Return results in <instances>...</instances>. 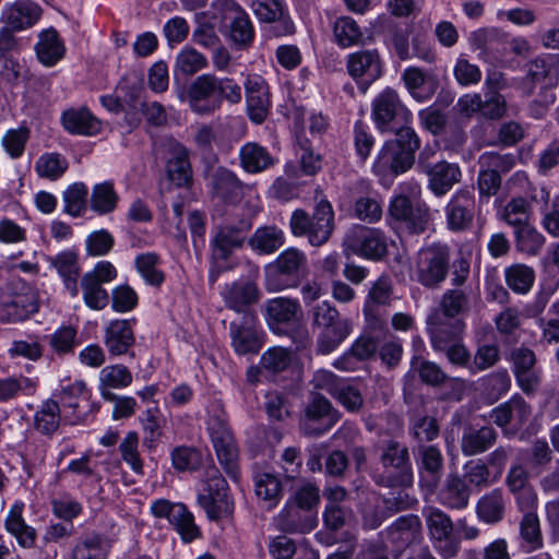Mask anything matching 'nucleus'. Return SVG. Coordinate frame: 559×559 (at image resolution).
Masks as SVG:
<instances>
[{
    "label": "nucleus",
    "mask_w": 559,
    "mask_h": 559,
    "mask_svg": "<svg viewBox=\"0 0 559 559\" xmlns=\"http://www.w3.org/2000/svg\"><path fill=\"white\" fill-rule=\"evenodd\" d=\"M87 187L83 182H75L63 192L64 211L71 216H80L85 210Z\"/></svg>",
    "instance_id": "62"
},
{
    "label": "nucleus",
    "mask_w": 559,
    "mask_h": 559,
    "mask_svg": "<svg viewBox=\"0 0 559 559\" xmlns=\"http://www.w3.org/2000/svg\"><path fill=\"white\" fill-rule=\"evenodd\" d=\"M245 91L250 119L255 123H262L271 106L266 82L260 75H249L245 81Z\"/></svg>",
    "instance_id": "19"
},
{
    "label": "nucleus",
    "mask_w": 559,
    "mask_h": 559,
    "mask_svg": "<svg viewBox=\"0 0 559 559\" xmlns=\"http://www.w3.org/2000/svg\"><path fill=\"white\" fill-rule=\"evenodd\" d=\"M40 13V8L31 0H16L3 5L0 22L20 32L32 27L39 20Z\"/></svg>",
    "instance_id": "21"
},
{
    "label": "nucleus",
    "mask_w": 559,
    "mask_h": 559,
    "mask_svg": "<svg viewBox=\"0 0 559 559\" xmlns=\"http://www.w3.org/2000/svg\"><path fill=\"white\" fill-rule=\"evenodd\" d=\"M269 552L274 559H290L296 552L306 559H318L317 554L307 548L297 550L295 542L287 536H277L270 540Z\"/></svg>",
    "instance_id": "56"
},
{
    "label": "nucleus",
    "mask_w": 559,
    "mask_h": 559,
    "mask_svg": "<svg viewBox=\"0 0 559 559\" xmlns=\"http://www.w3.org/2000/svg\"><path fill=\"white\" fill-rule=\"evenodd\" d=\"M118 199L111 181L96 183L92 189L91 209L98 214L111 213L117 207Z\"/></svg>",
    "instance_id": "48"
},
{
    "label": "nucleus",
    "mask_w": 559,
    "mask_h": 559,
    "mask_svg": "<svg viewBox=\"0 0 559 559\" xmlns=\"http://www.w3.org/2000/svg\"><path fill=\"white\" fill-rule=\"evenodd\" d=\"M450 251L445 245L432 243L421 248L412 264L414 280L427 288H438L447 278Z\"/></svg>",
    "instance_id": "4"
},
{
    "label": "nucleus",
    "mask_w": 559,
    "mask_h": 559,
    "mask_svg": "<svg viewBox=\"0 0 559 559\" xmlns=\"http://www.w3.org/2000/svg\"><path fill=\"white\" fill-rule=\"evenodd\" d=\"M504 278L511 290L525 295L534 285L535 272L526 264L515 263L504 270Z\"/></svg>",
    "instance_id": "47"
},
{
    "label": "nucleus",
    "mask_w": 559,
    "mask_h": 559,
    "mask_svg": "<svg viewBox=\"0 0 559 559\" xmlns=\"http://www.w3.org/2000/svg\"><path fill=\"white\" fill-rule=\"evenodd\" d=\"M285 242L283 229L275 225L261 226L249 239L250 248L259 254H272Z\"/></svg>",
    "instance_id": "36"
},
{
    "label": "nucleus",
    "mask_w": 559,
    "mask_h": 559,
    "mask_svg": "<svg viewBox=\"0 0 559 559\" xmlns=\"http://www.w3.org/2000/svg\"><path fill=\"white\" fill-rule=\"evenodd\" d=\"M401 193L392 198L389 204V216L401 223L409 233H424L428 221V207L424 204H413L405 195H417L420 193V186L415 181L404 182L400 186Z\"/></svg>",
    "instance_id": "5"
},
{
    "label": "nucleus",
    "mask_w": 559,
    "mask_h": 559,
    "mask_svg": "<svg viewBox=\"0 0 559 559\" xmlns=\"http://www.w3.org/2000/svg\"><path fill=\"white\" fill-rule=\"evenodd\" d=\"M371 116L381 132H391L394 131L393 123L399 120L407 122L411 112L397 92L392 87H385L372 100Z\"/></svg>",
    "instance_id": "13"
},
{
    "label": "nucleus",
    "mask_w": 559,
    "mask_h": 559,
    "mask_svg": "<svg viewBox=\"0 0 559 559\" xmlns=\"http://www.w3.org/2000/svg\"><path fill=\"white\" fill-rule=\"evenodd\" d=\"M431 343L435 349L443 350L448 360L455 366H466L469 353L463 344L454 343L463 333L465 324L462 320L452 323L443 322L439 314H430L427 319Z\"/></svg>",
    "instance_id": "6"
},
{
    "label": "nucleus",
    "mask_w": 559,
    "mask_h": 559,
    "mask_svg": "<svg viewBox=\"0 0 559 559\" xmlns=\"http://www.w3.org/2000/svg\"><path fill=\"white\" fill-rule=\"evenodd\" d=\"M506 499L500 489H493L484 495L476 504V514L479 521L495 525L501 522L506 512Z\"/></svg>",
    "instance_id": "38"
},
{
    "label": "nucleus",
    "mask_w": 559,
    "mask_h": 559,
    "mask_svg": "<svg viewBox=\"0 0 559 559\" xmlns=\"http://www.w3.org/2000/svg\"><path fill=\"white\" fill-rule=\"evenodd\" d=\"M396 138L386 141L373 164V173L384 178L389 174L400 175L414 164V153L419 148V138L409 127L394 129Z\"/></svg>",
    "instance_id": "2"
},
{
    "label": "nucleus",
    "mask_w": 559,
    "mask_h": 559,
    "mask_svg": "<svg viewBox=\"0 0 559 559\" xmlns=\"http://www.w3.org/2000/svg\"><path fill=\"white\" fill-rule=\"evenodd\" d=\"M224 5V20L229 22V40L238 49L248 48L254 38V29L249 15L234 1H226Z\"/></svg>",
    "instance_id": "18"
},
{
    "label": "nucleus",
    "mask_w": 559,
    "mask_h": 559,
    "mask_svg": "<svg viewBox=\"0 0 559 559\" xmlns=\"http://www.w3.org/2000/svg\"><path fill=\"white\" fill-rule=\"evenodd\" d=\"M207 185L213 195L223 201H234L242 194L243 187L236 176L226 168L216 167L206 175Z\"/></svg>",
    "instance_id": "26"
},
{
    "label": "nucleus",
    "mask_w": 559,
    "mask_h": 559,
    "mask_svg": "<svg viewBox=\"0 0 559 559\" xmlns=\"http://www.w3.org/2000/svg\"><path fill=\"white\" fill-rule=\"evenodd\" d=\"M131 371L124 365H110L104 367L98 376V391L105 401H114L116 394L112 390L124 389L132 383Z\"/></svg>",
    "instance_id": "28"
},
{
    "label": "nucleus",
    "mask_w": 559,
    "mask_h": 559,
    "mask_svg": "<svg viewBox=\"0 0 559 559\" xmlns=\"http://www.w3.org/2000/svg\"><path fill=\"white\" fill-rule=\"evenodd\" d=\"M419 454L421 457V468L430 477L429 486L435 487L443 466V456L441 451L435 445H428L421 447L419 449Z\"/></svg>",
    "instance_id": "59"
},
{
    "label": "nucleus",
    "mask_w": 559,
    "mask_h": 559,
    "mask_svg": "<svg viewBox=\"0 0 559 559\" xmlns=\"http://www.w3.org/2000/svg\"><path fill=\"white\" fill-rule=\"evenodd\" d=\"M160 259L154 252L139 254L135 258V267L146 284L160 286L165 280L164 273L158 269Z\"/></svg>",
    "instance_id": "54"
},
{
    "label": "nucleus",
    "mask_w": 559,
    "mask_h": 559,
    "mask_svg": "<svg viewBox=\"0 0 559 559\" xmlns=\"http://www.w3.org/2000/svg\"><path fill=\"white\" fill-rule=\"evenodd\" d=\"M392 284L386 276H381L371 284L364 305V314L368 322H374V324L378 322L374 308L389 305L392 299Z\"/></svg>",
    "instance_id": "40"
},
{
    "label": "nucleus",
    "mask_w": 559,
    "mask_h": 559,
    "mask_svg": "<svg viewBox=\"0 0 559 559\" xmlns=\"http://www.w3.org/2000/svg\"><path fill=\"white\" fill-rule=\"evenodd\" d=\"M289 227L294 236H307L310 245H324L334 229V211L331 203L328 200L319 201L312 216L305 210H295L290 216Z\"/></svg>",
    "instance_id": "3"
},
{
    "label": "nucleus",
    "mask_w": 559,
    "mask_h": 559,
    "mask_svg": "<svg viewBox=\"0 0 559 559\" xmlns=\"http://www.w3.org/2000/svg\"><path fill=\"white\" fill-rule=\"evenodd\" d=\"M166 170L168 178L178 187L186 186L191 180L188 151L180 143L169 145Z\"/></svg>",
    "instance_id": "33"
},
{
    "label": "nucleus",
    "mask_w": 559,
    "mask_h": 559,
    "mask_svg": "<svg viewBox=\"0 0 559 559\" xmlns=\"http://www.w3.org/2000/svg\"><path fill=\"white\" fill-rule=\"evenodd\" d=\"M134 343V333L128 320H112L106 326L104 344L110 355H127Z\"/></svg>",
    "instance_id": "25"
},
{
    "label": "nucleus",
    "mask_w": 559,
    "mask_h": 559,
    "mask_svg": "<svg viewBox=\"0 0 559 559\" xmlns=\"http://www.w3.org/2000/svg\"><path fill=\"white\" fill-rule=\"evenodd\" d=\"M381 461L386 468L390 487H407L413 483V473L408 457V450L399 442L391 441L384 449Z\"/></svg>",
    "instance_id": "16"
},
{
    "label": "nucleus",
    "mask_w": 559,
    "mask_h": 559,
    "mask_svg": "<svg viewBox=\"0 0 559 559\" xmlns=\"http://www.w3.org/2000/svg\"><path fill=\"white\" fill-rule=\"evenodd\" d=\"M346 68L362 92L383 74V61L377 49H362L347 56Z\"/></svg>",
    "instance_id": "15"
},
{
    "label": "nucleus",
    "mask_w": 559,
    "mask_h": 559,
    "mask_svg": "<svg viewBox=\"0 0 559 559\" xmlns=\"http://www.w3.org/2000/svg\"><path fill=\"white\" fill-rule=\"evenodd\" d=\"M35 49L39 62L46 67L55 66L66 52L64 45L55 29L43 31Z\"/></svg>",
    "instance_id": "41"
},
{
    "label": "nucleus",
    "mask_w": 559,
    "mask_h": 559,
    "mask_svg": "<svg viewBox=\"0 0 559 559\" xmlns=\"http://www.w3.org/2000/svg\"><path fill=\"white\" fill-rule=\"evenodd\" d=\"M349 319L337 321L334 325L321 330L317 340V350L322 355L334 352L352 333Z\"/></svg>",
    "instance_id": "42"
},
{
    "label": "nucleus",
    "mask_w": 559,
    "mask_h": 559,
    "mask_svg": "<svg viewBox=\"0 0 559 559\" xmlns=\"http://www.w3.org/2000/svg\"><path fill=\"white\" fill-rule=\"evenodd\" d=\"M62 126L72 134L95 135L102 130V122L86 108H72L62 114Z\"/></svg>",
    "instance_id": "30"
},
{
    "label": "nucleus",
    "mask_w": 559,
    "mask_h": 559,
    "mask_svg": "<svg viewBox=\"0 0 559 559\" xmlns=\"http://www.w3.org/2000/svg\"><path fill=\"white\" fill-rule=\"evenodd\" d=\"M239 157L242 168L250 174L264 171L276 162L266 147L255 142H248L242 145Z\"/></svg>",
    "instance_id": "35"
},
{
    "label": "nucleus",
    "mask_w": 559,
    "mask_h": 559,
    "mask_svg": "<svg viewBox=\"0 0 559 559\" xmlns=\"http://www.w3.org/2000/svg\"><path fill=\"white\" fill-rule=\"evenodd\" d=\"M438 499L447 508L462 510L468 504L469 489L463 478L450 474L438 493Z\"/></svg>",
    "instance_id": "34"
},
{
    "label": "nucleus",
    "mask_w": 559,
    "mask_h": 559,
    "mask_svg": "<svg viewBox=\"0 0 559 559\" xmlns=\"http://www.w3.org/2000/svg\"><path fill=\"white\" fill-rule=\"evenodd\" d=\"M301 308L297 299L275 297L264 305V317L270 329L276 333L282 332L283 325L290 324L298 319Z\"/></svg>",
    "instance_id": "20"
},
{
    "label": "nucleus",
    "mask_w": 559,
    "mask_h": 559,
    "mask_svg": "<svg viewBox=\"0 0 559 559\" xmlns=\"http://www.w3.org/2000/svg\"><path fill=\"white\" fill-rule=\"evenodd\" d=\"M28 138L27 128L10 129L3 134L1 145L12 159H16L23 155Z\"/></svg>",
    "instance_id": "61"
},
{
    "label": "nucleus",
    "mask_w": 559,
    "mask_h": 559,
    "mask_svg": "<svg viewBox=\"0 0 559 559\" xmlns=\"http://www.w3.org/2000/svg\"><path fill=\"white\" fill-rule=\"evenodd\" d=\"M255 496L263 502L265 508H274L282 498V483L280 478L269 472H257L253 476Z\"/></svg>",
    "instance_id": "43"
},
{
    "label": "nucleus",
    "mask_w": 559,
    "mask_h": 559,
    "mask_svg": "<svg viewBox=\"0 0 559 559\" xmlns=\"http://www.w3.org/2000/svg\"><path fill=\"white\" fill-rule=\"evenodd\" d=\"M50 265L61 277L66 290L72 298L79 296V277L81 266L79 253L73 249H68L57 253L48 259Z\"/></svg>",
    "instance_id": "23"
},
{
    "label": "nucleus",
    "mask_w": 559,
    "mask_h": 559,
    "mask_svg": "<svg viewBox=\"0 0 559 559\" xmlns=\"http://www.w3.org/2000/svg\"><path fill=\"white\" fill-rule=\"evenodd\" d=\"M177 95L194 114L210 116L221 109L224 99L238 104L241 100V87L233 79L205 73L197 76L187 92L177 91Z\"/></svg>",
    "instance_id": "1"
},
{
    "label": "nucleus",
    "mask_w": 559,
    "mask_h": 559,
    "mask_svg": "<svg viewBox=\"0 0 559 559\" xmlns=\"http://www.w3.org/2000/svg\"><path fill=\"white\" fill-rule=\"evenodd\" d=\"M343 246L358 257L380 261L388 253L389 239L379 228L355 225L346 233Z\"/></svg>",
    "instance_id": "10"
},
{
    "label": "nucleus",
    "mask_w": 559,
    "mask_h": 559,
    "mask_svg": "<svg viewBox=\"0 0 559 559\" xmlns=\"http://www.w3.org/2000/svg\"><path fill=\"white\" fill-rule=\"evenodd\" d=\"M150 510L156 519L167 520L185 543H190L200 536L193 514L185 504L157 499L152 502Z\"/></svg>",
    "instance_id": "14"
},
{
    "label": "nucleus",
    "mask_w": 559,
    "mask_h": 559,
    "mask_svg": "<svg viewBox=\"0 0 559 559\" xmlns=\"http://www.w3.org/2000/svg\"><path fill=\"white\" fill-rule=\"evenodd\" d=\"M514 236L518 250L527 254H536L545 242L544 236L530 224L514 229Z\"/></svg>",
    "instance_id": "58"
},
{
    "label": "nucleus",
    "mask_w": 559,
    "mask_h": 559,
    "mask_svg": "<svg viewBox=\"0 0 559 559\" xmlns=\"http://www.w3.org/2000/svg\"><path fill=\"white\" fill-rule=\"evenodd\" d=\"M222 297L228 308L241 312L258 301L259 290L257 285L250 281H237L224 287Z\"/></svg>",
    "instance_id": "29"
},
{
    "label": "nucleus",
    "mask_w": 559,
    "mask_h": 559,
    "mask_svg": "<svg viewBox=\"0 0 559 559\" xmlns=\"http://www.w3.org/2000/svg\"><path fill=\"white\" fill-rule=\"evenodd\" d=\"M338 420V414L323 396H314L305 408L301 430L306 436H322Z\"/></svg>",
    "instance_id": "17"
},
{
    "label": "nucleus",
    "mask_w": 559,
    "mask_h": 559,
    "mask_svg": "<svg viewBox=\"0 0 559 559\" xmlns=\"http://www.w3.org/2000/svg\"><path fill=\"white\" fill-rule=\"evenodd\" d=\"M302 511L293 501L288 500L274 519L276 528L286 533L304 532L306 528L310 530L312 525L304 523Z\"/></svg>",
    "instance_id": "53"
},
{
    "label": "nucleus",
    "mask_w": 559,
    "mask_h": 559,
    "mask_svg": "<svg viewBox=\"0 0 559 559\" xmlns=\"http://www.w3.org/2000/svg\"><path fill=\"white\" fill-rule=\"evenodd\" d=\"M140 85L135 80L124 76L118 83L115 95L100 97V102L108 110L117 112L122 109L123 104L131 105L139 96Z\"/></svg>",
    "instance_id": "44"
},
{
    "label": "nucleus",
    "mask_w": 559,
    "mask_h": 559,
    "mask_svg": "<svg viewBox=\"0 0 559 559\" xmlns=\"http://www.w3.org/2000/svg\"><path fill=\"white\" fill-rule=\"evenodd\" d=\"M60 424V407L55 401H47L35 414V427L41 433L55 432Z\"/></svg>",
    "instance_id": "57"
},
{
    "label": "nucleus",
    "mask_w": 559,
    "mask_h": 559,
    "mask_svg": "<svg viewBox=\"0 0 559 559\" xmlns=\"http://www.w3.org/2000/svg\"><path fill=\"white\" fill-rule=\"evenodd\" d=\"M500 217L514 229L528 224V202L521 197L513 198L503 207Z\"/></svg>",
    "instance_id": "60"
},
{
    "label": "nucleus",
    "mask_w": 559,
    "mask_h": 559,
    "mask_svg": "<svg viewBox=\"0 0 559 559\" xmlns=\"http://www.w3.org/2000/svg\"><path fill=\"white\" fill-rule=\"evenodd\" d=\"M306 263L307 257L302 251L296 248L284 250L274 262L265 266L266 290L275 293L290 287L289 277L297 274Z\"/></svg>",
    "instance_id": "11"
},
{
    "label": "nucleus",
    "mask_w": 559,
    "mask_h": 559,
    "mask_svg": "<svg viewBox=\"0 0 559 559\" xmlns=\"http://www.w3.org/2000/svg\"><path fill=\"white\" fill-rule=\"evenodd\" d=\"M497 440V432L492 427L484 426L479 429H465L461 448L464 455L472 456L488 450Z\"/></svg>",
    "instance_id": "39"
},
{
    "label": "nucleus",
    "mask_w": 559,
    "mask_h": 559,
    "mask_svg": "<svg viewBox=\"0 0 559 559\" xmlns=\"http://www.w3.org/2000/svg\"><path fill=\"white\" fill-rule=\"evenodd\" d=\"M382 213L381 202L376 197L365 195L355 201L354 215L360 221L376 223L381 219Z\"/></svg>",
    "instance_id": "64"
},
{
    "label": "nucleus",
    "mask_w": 559,
    "mask_h": 559,
    "mask_svg": "<svg viewBox=\"0 0 559 559\" xmlns=\"http://www.w3.org/2000/svg\"><path fill=\"white\" fill-rule=\"evenodd\" d=\"M521 546L527 552L534 551L543 546L539 519L535 512L524 513L520 521Z\"/></svg>",
    "instance_id": "49"
},
{
    "label": "nucleus",
    "mask_w": 559,
    "mask_h": 559,
    "mask_svg": "<svg viewBox=\"0 0 559 559\" xmlns=\"http://www.w3.org/2000/svg\"><path fill=\"white\" fill-rule=\"evenodd\" d=\"M23 509V502H15L11 507L5 519V528L16 538L20 546L31 548L35 545L36 532L25 523L22 516Z\"/></svg>",
    "instance_id": "37"
},
{
    "label": "nucleus",
    "mask_w": 559,
    "mask_h": 559,
    "mask_svg": "<svg viewBox=\"0 0 559 559\" xmlns=\"http://www.w3.org/2000/svg\"><path fill=\"white\" fill-rule=\"evenodd\" d=\"M333 33L336 44L342 48H349L362 41L359 25L349 16L338 17L334 23Z\"/></svg>",
    "instance_id": "51"
},
{
    "label": "nucleus",
    "mask_w": 559,
    "mask_h": 559,
    "mask_svg": "<svg viewBox=\"0 0 559 559\" xmlns=\"http://www.w3.org/2000/svg\"><path fill=\"white\" fill-rule=\"evenodd\" d=\"M391 543L396 547H406L421 539V522L417 515L399 518L388 530Z\"/></svg>",
    "instance_id": "32"
},
{
    "label": "nucleus",
    "mask_w": 559,
    "mask_h": 559,
    "mask_svg": "<svg viewBox=\"0 0 559 559\" xmlns=\"http://www.w3.org/2000/svg\"><path fill=\"white\" fill-rule=\"evenodd\" d=\"M429 539L442 559L454 558L460 550V539L453 535L454 526L451 518L436 507H427L423 511Z\"/></svg>",
    "instance_id": "9"
},
{
    "label": "nucleus",
    "mask_w": 559,
    "mask_h": 559,
    "mask_svg": "<svg viewBox=\"0 0 559 559\" xmlns=\"http://www.w3.org/2000/svg\"><path fill=\"white\" fill-rule=\"evenodd\" d=\"M69 167L67 158L57 152L41 154L35 163V173L39 178L51 181L63 176Z\"/></svg>",
    "instance_id": "45"
},
{
    "label": "nucleus",
    "mask_w": 559,
    "mask_h": 559,
    "mask_svg": "<svg viewBox=\"0 0 559 559\" xmlns=\"http://www.w3.org/2000/svg\"><path fill=\"white\" fill-rule=\"evenodd\" d=\"M250 227L251 223L249 221H241L238 226L224 225L215 229L211 239V269L209 273V280L212 284L217 281L221 273L228 269L225 261L236 248L241 247L243 242L241 233Z\"/></svg>",
    "instance_id": "7"
},
{
    "label": "nucleus",
    "mask_w": 559,
    "mask_h": 559,
    "mask_svg": "<svg viewBox=\"0 0 559 559\" xmlns=\"http://www.w3.org/2000/svg\"><path fill=\"white\" fill-rule=\"evenodd\" d=\"M506 40V34L498 28H479L469 35L473 49L484 53L498 52Z\"/></svg>",
    "instance_id": "52"
},
{
    "label": "nucleus",
    "mask_w": 559,
    "mask_h": 559,
    "mask_svg": "<svg viewBox=\"0 0 559 559\" xmlns=\"http://www.w3.org/2000/svg\"><path fill=\"white\" fill-rule=\"evenodd\" d=\"M81 286L83 301L85 306L92 310H103L109 302L107 290L102 284L94 282L90 277H81L79 287Z\"/></svg>",
    "instance_id": "55"
},
{
    "label": "nucleus",
    "mask_w": 559,
    "mask_h": 559,
    "mask_svg": "<svg viewBox=\"0 0 559 559\" xmlns=\"http://www.w3.org/2000/svg\"><path fill=\"white\" fill-rule=\"evenodd\" d=\"M199 504L211 520H218L233 512L234 504L228 496V486L218 469L211 466L198 493Z\"/></svg>",
    "instance_id": "8"
},
{
    "label": "nucleus",
    "mask_w": 559,
    "mask_h": 559,
    "mask_svg": "<svg viewBox=\"0 0 559 559\" xmlns=\"http://www.w3.org/2000/svg\"><path fill=\"white\" fill-rule=\"evenodd\" d=\"M206 67L207 59L205 56L194 48L186 46L178 52L176 57L174 73L175 75L181 74L188 76L193 75Z\"/></svg>",
    "instance_id": "50"
},
{
    "label": "nucleus",
    "mask_w": 559,
    "mask_h": 559,
    "mask_svg": "<svg viewBox=\"0 0 559 559\" xmlns=\"http://www.w3.org/2000/svg\"><path fill=\"white\" fill-rule=\"evenodd\" d=\"M122 460L130 468L141 474L143 472V461L139 452V437L134 431H129L119 445Z\"/></svg>",
    "instance_id": "63"
},
{
    "label": "nucleus",
    "mask_w": 559,
    "mask_h": 559,
    "mask_svg": "<svg viewBox=\"0 0 559 559\" xmlns=\"http://www.w3.org/2000/svg\"><path fill=\"white\" fill-rule=\"evenodd\" d=\"M229 329L233 341L231 344L237 354L246 355L257 353L260 349L261 343L258 332L253 326L231 322Z\"/></svg>",
    "instance_id": "46"
},
{
    "label": "nucleus",
    "mask_w": 559,
    "mask_h": 559,
    "mask_svg": "<svg viewBox=\"0 0 559 559\" xmlns=\"http://www.w3.org/2000/svg\"><path fill=\"white\" fill-rule=\"evenodd\" d=\"M471 309V297L466 289L454 287L447 289L440 299L439 310L432 314H439L443 322L452 323L456 318L467 313Z\"/></svg>",
    "instance_id": "27"
},
{
    "label": "nucleus",
    "mask_w": 559,
    "mask_h": 559,
    "mask_svg": "<svg viewBox=\"0 0 559 559\" xmlns=\"http://www.w3.org/2000/svg\"><path fill=\"white\" fill-rule=\"evenodd\" d=\"M207 430L212 439L219 463L226 472L236 480L238 456L234 437L227 426L225 414L210 415L207 420Z\"/></svg>",
    "instance_id": "12"
},
{
    "label": "nucleus",
    "mask_w": 559,
    "mask_h": 559,
    "mask_svg": "<svg viewBox=\"0 0 559 559\" xmlns=\"http://www.w3.org/2000/svg\"><path fill=\"white\" fill-rule=\"evenodd\" d=\"M475 200L473 190H459L445 206L447 223L452 230H463L473 221Z\"/></svg>",
    "instance_id": "22"
},
{
    "label": "nucleus",
    "mask_w": 559,
    "mask_h": 559,
    "mask_svg": "<svg viewBox=\"0 0 559 559\" xmlns=\"http://www.w3.org/2000/svg\"><path fill=\"white\" fill-rule=\"evenodd\" d=\"M37 311L33 293L2 296L0 319L7 322L21 321Z\"/></svg>",
    "instance_id": "31"
},
{
    "label": "nucleus",
    "mask_w": 559,
    "mask_h": 559,
    "mask_svg": "<svg viewBox=\"0 0 559 559\" xmlns=\"http://www.w3.org/2000/svg\"><path fill=\"white\" fill-rule=\"evenodd\" d=\"M428 177V188L437 197L448 193L461 179V170L456 164L445 160L436 164L424 165V171Z\"/></svg>",
    "instance_id": "24"
}]
</instances>
